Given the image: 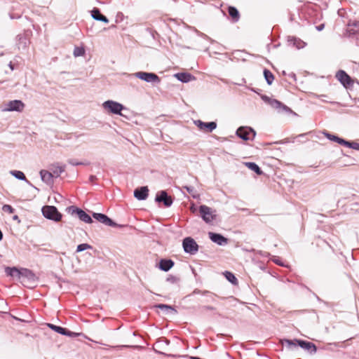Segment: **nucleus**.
<instances>
[{
	"mask_svg": "<svg viewBox=\"0 0 359 359\" xmlns=\"http://www.w3.org/2000/svg\"><path fill=\"white\" fill-rule=\"evenodd\" d=\"M166 281L171 284H179L180 282V278L173 275H168L166 278Z\"/></svg>",
	"mask_w": 359,
	"mask_h": 359,
	"instance_id": "nucleus-36",
	"label": "nucleus"
},
{
	"mask_svg": "<svg viewBox=\"0 0 359 359\" xmlns=\"http://www.w3.org/2000/svg\"><path fill=\"white\" fill-rule=\"evenodd\" d=\"M92 217L96 219L97 222L111 227H116L122 229L126 225L124 224H118L115 222L113 219L109 217L107 215L100 212H93Z\"/></svg>",
	"mask_w": 359,
	"mask_h": 359,
	"instance_id": "nucleus-8",
	"label": "nucleus"
},
{
	"mask_svg": "<svg viewBox=\"0 0 359 359\" xmlns=\"http://www.w3.org/2000/svg\"><path fill=\"white\" fill-rule=\"evenodd\" d=\"M154 351L159 355H167V356H173L172 355H168V354L165 353L164 352L158 351L156 349H154Z\"/></svg>",
	"mask_w": 359,
	"mask_h": 359,
	"instance_id": "nucleus-46",
	"label": "nucleus"
},
{
	"mask_svg": "<svg viewBox=\"0 0 359 359\" xmlns=\"http://www.w3.org/2000/svg\"><path fill=\"white\" fill-rule=\"evenodd\" d=\"M182 248L185 253L191 255H196L198 250L199 245L196 241L191 237H185L182 240Z\"/></svg>",
	"mask_w": 359,
	"mask_h": 359,
	"instance_id": "nucleus-9",
	"label": "nucleus"
},
{
	"mask_svg": "<svg viewBox=\"0 0 359 359\" xmlns=\"http://www.w3.org/2000/svg\"><path fill=\"white\" fill-rule=\"evenodd\" d=\"M51 173L53 174V177H58L60 175L65 171V165L60 166L57 163V165H52V168H50Z\"/></svg>",
	"mask_w": 359,
	"mask_h": 359,
	"instance_id": "nucleus-28",
	"label": "nucleus"
},
{
	"mask_svg": "<svg viewBox=\"0 0 359 359\" xmlns=\"http://www.w3.org/2000/svg\"><path fill=\"white\" fill-rule=\"evenodd\" d=\"M208 236L212 242L220 246L226 245L229 241L227 238L219 233L209 232Z\"/></svg>",
	"mask_w": 359,
	"mask_h": 359,
	"instance_id": "nucleus-15",
	"label": "nucleus"
},
{
	"mask_svg": "<svg viewBox=\"0 0 359 359\" xmlns=\"http://www.w3.org/2000/svg\"><path fill=\"white\" fill-rule=\"evenodd\" d=\"M66 210L69 214L72 215V216H76L81 221H83L87 224H92L93 222L92 217L86 212L83 209L79 207L71 205L67 207Z\"/></svg>",
	"mask_w": 359,
	"mask_h": 359,
	"instance_id": "nucleus-4",
	"label": "nucleus"
},
{
	"mask_svg": "<svg viewBox=\"0 0 359 359\" xmlns=\"http://www.w3.org/2000/svg\"><path fill=\"white\" fill-rule=\"evenodd\" d=\"M294 45L297 48H302L305 46L306 43L302 41V40L300 39H294Z\"/></svg>",
	"mask_w": 359,
	"mask_h": 359,
	"instance_id": "nucleus-40",
	"label": "nucleus"
},
{
	"mask_svg": "<svg viewBox=\"0 0 359 359\" xmlns=\"http://www.w3.org/2000/svg\"><path fill=\"white\" fill-rule=\"evenodd\" d=\"M206 296H208V298L205 299V302H213L215 301V297L217 295L210 292V293L208 294Z\"/></svg>",
	"mask_w": 359,
	"mask_h": 359,
	"instance_id": "nucleus-43",
	"label": "nucleus"
},
{
	"mask_svg": "<svg viewBox=\"0 0 359 359\" xmlns=\"http://www.w3.org/2000/svg\"><path fill=\"white\" fill-rule=\"evenodd\" d=\"M174 201V198L168 195L165 190L158 191L155 196V202L159 205L163 204L165 208L170 207Z\"/></svg>",
	"mask_w": 359,
	"mask_h": 359,
	"instance_id": "nucleus-10",
	"label": "nucleus"
},
{
	"mask_svg": "<svg viewBox=\"0 0 359 359\" xmlns=\"http://www.w3.org/2000/svg\"><path fill=\"white\" fill-rule=\"evenodd\" d=\"M3 237H4L3 233H2L1 230L0 229V241H2Z\"/></svg>",
	"mask_w": 359,
	"mask_h": 359,
	"instance_id": "nucleus-53",
	"label": "nucleus"
},
{
	"mask_svg": "<svg viewBox=\"0 0 359 359\" xmlns=\"http://www.w3.org/2000/svg\"><path fill=\"white\" fill-rule=\"evenodd\" d=\"M175 76L180 81L187 83L194 80L195 78L189 73L181 72L175 74Z\"/></svg>",
	"mask_w": 359,
	"mask_h": 359,
	"instance_id": "nucleus-25",
	"label": "nucleus"
},
{
	"mask_svg": "<svg viewBox=\"0 0 359 359\" xmlns=\"http://www.w3.org/2000/svg\"><path fill=\"white\" fill-rule=\"evenodd\" d=\"M347 31L350 34H354L359 32V22H350L348 25Z\"/></svg>",
	"mask_w": 359,
	"mask_h": 359,
	"instance_id": "nucleus-29",
	"label": "nucleus"
},
{
	"mask_svg": "<svg viewBox=\"0 0 359 359\" xmlns=\"http://www.w3.org/2000/svg\"><path fill=\"white\" fill-rule=\"evenodd\" d=\"M85 53V49L83 47H76L74 50L75 57L82 56Z\"/></svg>",
	"mask_w": 359,
	"mask_h": 359,
	"instance_id": "nucleus-38",
	"label": "nucleus"
},
{
	"mask_svg": "<svg viewBox=\"0 0 359 359\" xmlns=\"http://www.w3.org/2000/svg\"><path fill=\"white\" fill-rule=\"evenodd\" d=\"M102 107L109 114L119 115L121 116L128 118V116L123 114L122 111H128V109L118 102L108 100L102 103Z\"/></svg>",
	"mask_w": 359,
	"mask_h": 359,
	"instance_id": "nucleus-3",
	"label": "nucleus"
},
{
	"mask_svg": "<svg viewBox=\"0 0 359 359\" xmlns=\"http://www.w3.org/2000/svg\"><path fill=\"white\" fill-rule=\"evenodd\" d=\"M210 292L208 291V290H201L199 289H195L192 293L190 294V295H192V294H202L203 296H205L207 295L208 294H210Z\"/></svg>",
	"mask_w": 359,
	"mask_h": 359,
	"instance_id": "nucleus-39",
	"label": "nucleus"
},
{
	"mask_svg": "<svg viewBox=\"0 0 359 359\" xmlns=\"http://www.w3.org/2000/svg\"><path fill=\"white\" fill-rule=\"evenodd\" d=\"M194 210H195V208H191V211L194 212Z\"/></svg>",
	"mask_w": 359,
	"mask_h": 359,
	"instance_id": "nucleus-56",
	"label": "nucleus"
},
{
	"mask_svg": "<svg viewBox=\"0 0 359 359\" xmlns=\"http://www.w3.org/2000/svg\"><path fill=\"white\" fill-rule=\"evenodd\" d=\"M336 78L346 89L353 87L355 80L348 75L344 70H339L336 74Z\"/></svg>",
	"mask_w": 359,
	"mask_h": 359,
	"instance_id": "nucleus-13",
	"label": "nucleus"
},
{
	"mask_svg": "<svg viewBox=\"0 0 359 359\" xmlns=\"http://www.w3.org/2000/svg\"><path fill=\"white\" fill-rule=\"evenodd\" d=\"M184 188L187 191V192H189V194H191L194 188L193 187H191V186H185L184 187Z\"/></svg>",
	"mask_w": 359,
	"mask_h": 359,
	"instance_id": "nucleus-45",
	"label": "nucleus"
},
{
	"mask_svg": "<svg viewBox=\"0 0 359 359\" xmlns=\"http://www.w3.org/2000/svg\"><path fill=\"white\" fill-rule=\"evenodd\" d=\"M262 100L270 105L272 108L275 109L278 114H292L294 116H297V114L295 113L291 108L283 104L282 102L271 98L265 95H260Z\"/></svg>",
	"mask_w": 359,
	"mask_h": 359,
	"instance_id": "nucleus-2",
	"label": "nucleus"
},
{
	"mask_svg": "<svg viewBox=\"0 0 359 359\" xmlns=\"http://www.w3.org/2000/svg\"><path fill=\"white\" fill-rule=\"evenodd\" d=\"M198 211L200 217L206 224H210L213 220L216 219V210H212L211 208L205 205H201L198 207Z\"/></svg>",
	"mask_w": 359,
	"mask_h": 359,
	"instance_id": "nucleus-6",
	"label": "nucleus"
},
{
	"mask_svg": "<svg viewBox=\"0 0 359 359\" xmlns=\"http://www.w3.org/2000/svg\"><path fill=\"white\" fill-rule=\"evenodd\" d=\"M245 165L248 168L255 172L257 175H262L264 174L261 168L255 162H245Z\"/></svg>",
	"mask_w": 359,
	"mask_h": 359,
	"instance_id": "nucleus-26",
	"label": "nucleus"
},
{
	"mask_svg": "<svg viewBox=\"0 0 359 359\" xmlns=\"http://www.w3.org/2000/svg\"><path fill=\"white\" fill-rule=\"evenodd\" d=\"M283 345H285L288 350L293 351L299 346L302 349L307 351L310 354H315L317 351V346L313 342L300 339H283Z\"/></svg>",
	"mask_w": 359,
	"mask_h": 359,
	"instance_id": "nucleus-1",
	"label": "nucleus"
},
{
	"mask_svg": "<svg viewBox=\"0 0 359 359\" xmlns=\"http://www.w3.org/2000/svg\"><path fill=\"white\" fill-rule=\"evenodd\" d=\"M13 219L15 220V221H17L18 223L20 222V218H19V217L18 215H14L13 217Z\"/></svg>",
	"mask_w": 359,
	"mask_h": 359,
	"instance_id": "nucleus-51",
	"label": "nucleus"
},
{
	"mask_svg": "<svg viewBox=\"0 0 359 359\" xmlns=\"http://www.w3.org/2000/svg\"><path fill=\"white\" fill-rule=\"evenodd\" d=\"M154 307L156 308V309H159L162 311H164L166 313H172L174 314L177 313V311L176 310V309L171 305L165 304H155L154 306Z\"/></svg>",
	"mask_w": 359,
	"mask_h": 359,
	"instance_id": "nucleus-24",
	"label": "nucleus"
},
{
	"mask_svg": "<svg viewBox=\"0 0 359 359\" xmlns=\"http://www.w3.org/2000/svg\"><path fill=\"white\" fill-rule=\"evenodd\" d=\"M256 134V131L250 126H240L236 131V135L244 141L254 140Z\"/></svg>",
	"mask_w": 359,
	"mask_h": 359,
	"instance_id": "nucleus-7",
	"label": "nucleus"
},
{
	"mask_svg": "<svg viewBox=\"0 0 359 359\" xmlns=\"http://www.w3.org/2000/svg\"><path fill=\"white\" fill-rule=\"evenodd\" d=\"M194 124L198 129L205 133H211L217 128V124L216 121L204 122L201 120H196Z\"/></svg>",
	"mask_w": 359,
	"mask_h": 359,
	"instance_id": "nucleus-14",
	"label": "nucleus"
},
{
	"mask_svg": "<svg viewBox=\"0 0 359 359\" xmlns=\"http://www.w3.org/2000/svg\"><path fill=\"white\" fill-rule=\"evenodd\" d=\"M315 295H316V298H317V300H318V301H320V300H321V299L319 298V297H318L316 294H315Z\"/></svg>",
	"mask_w": 359,
	"mask_h": 359,
	"instance_id": "nucleus-55",
	"label": "nucleus"
},
{
	"mask_svg": "<svg viewBox=\"0 0 359 359\" xmlns=\"http://www.w3.org/2000/svg\"><path fill=\"white\" fill-rule=\"evenodd\" d=\"M309 97L312 98V97H318L319 98L322 102H332L331 100H328L329 99V97L326 95H324V94H322V95H318L313 92H310L309 95Z\"/></svg>",
	"mask_w": 359,
	"mask_h": 359,
	"instance_id": "nucleus-32",
	"label": "nucleus"
},
{
	"mask_svg": "<svg viewBox=\"0 0 359 359\" xmlns=\"http://www.w3.org/2000/svg\"><path fill=\"white\" fill-rule=\"evenodd\" d=\"M26 278L29 283H34L37 280V277L33 271L27 268H20V278Z\"/></svg>",
	"mask_w": 359,
	"mask_h": 359,
	"instance_id": "nucleus-18",
	"label": "nucleus"
},
{
	"mask_svg": "<svg viewBox=\"0 0 359 359\" xmlns=\"http://www.w3.org/2000/svg\"><path fill=\"white\" fill-rule=\"evenodd\" d=\"M324 27H325V25L320 24V25L316 27V29L318 31H322L324 29Z\"/></svg>",
	"mask_w": 359,
	"mask_h": 359,
	"instance_id": "nucleus-48",
	"label": "nucleus"
},
{
	"mask_svg": "<svg viewBox=\"0 0 359 359\" xmlns=\"http://www.w3.org/2000/svg\"><path fill=\"white\" fill-rule=\"evenodd\" d=\"M175 264V262L171 259H161L158 267L160 270L167 272L171 269Z\"/></svg>",
	"mask_w": 359,
	"mask_h": 359,
	"instance_id": "nucleus-19",
	"label": "nucleus"
},
{
	"mask_svg": "<svg viewBox=\"0 0 359 359\" xmlns=\"http://www.w3.org/2000/svg\"><path fill=\"white\" fill-rule=\"evenodd\" d=\"M11 317H12L13 318H14L15 320H18V321H20V322H28L27 320H22V319L19 318H18V317L13 316V315H11Z\"/></svg>",
	"mask_w": 359,
	"mask_h": 359,
	"instance_id": "nucleus-50",
	"label": "nucleus"
},
{
	"mask_svg": "<svg viewBox=\"0 0 359 359\" xmlns=\"http://www.w3.org/2000/svg\"><path fill=\"white\" fill-rule=\"evenodd\" d=\"M341 154H342V155H343V156H348V154H344V153L343 152V151H341Z\"/></svg>",
	"mask_w": 359,
	"mask_h": 359,
	"instance_id": "nucleus-54",
	"label": "nucleus"
},
{
	"mask_svg": "<svg viewBox=\"0 0 359 359\" xmlns=\"http://www.w3.org/2000/svg\"><path fill=\"white\" fill-rule=\"evenodd\" d=\"M11 175H13V177H15L16 179L18 180H22V181H25L27 184H29V186L32 187L34 189H35L36 190H37L38 191H39V189L36 187L35 186H34L30 181H29L23 172L20 171V170H11L10 172Z\"/></svg>",
	"mask_w": 359,
	"mask_h": 359,
	"instance_id": "nucleus-20",
	"label": "nucleus"
},
{
	"mask_svg": "<svg viewBox=\"0 0 359 359\" xmlns=\"http://www.w3.org/2000/svg\"><path fill=\"white\" fill-rule=\"evenodd\" d=\"M135 75L136 76V77L147 82L158 83L160 81L158 76L154 73L139 72L135 73Z\"/></svg>",
	"mask_w": 359,
	"mask_h": 359,
	"instance_id": "nucleus-16",
	"label": "nucleus"
},
{
	"mask_svg": "<svg viewBox=\"0 0 359 359\" xmlns=\"http://www.w3.org/2000/svg\"><path fill=\"white\" fill-rule=\"evenodd\" d=\"M4 270L7 276L16 277L20 279V269L16 266H6Z\"/></svg>",
	"mask_w": 359,
	"mask_h": 359,
	"instance_id": "nucleus-23",
	"label": "nucleus"
},
{
	"mask_svg": "<svg viewBox=\"0 0 359 359\" xmlns=\"http://www.w3.org/2000/svg\"><path fill=\"white\" fill-rule=\"evenodd\" d=\"M273 262L276 263V264L279 265V266H283V264L282 263V262L279 259H274Z\"/></svg>",
	"mask_w": 359,
	"mask_h": 359,
	"instance_id": "nucleus-47",
	"label": "nucleus"
},
{
	"mask_svg": "<svg viewBox=\"0 0 359 359\" xmlns=\"http://www.w3.org/2000/svg\"><path fill=\"white\" fill-rule=\"evenodd\" d=\"M25 105L22 100H13L4 104V107L2 111H17L22 112L24 110Z\"/></svg>",
	"mask_w": 359,
	"mask_h": 359,
	"instance_id": "nucleus-11",
	"label": "nucleus"
},
{
	"mask_svg": "<svg viewBox=\"0 0 359 359\" xmlns=\"http://www.w3.org/2000/svg\"><path fill=\"white\" fill-rule=\"evenodd\" d=\"M39 173L41 179L43 182L46 183L47 184L53 183V174H52L50 171L46 170H41Z\"/></svg>",
	"mask_w": 359,
	"mask_h": 359,
	"instance_id": "nucleus-22",
	"label": "nucleus"
},
{
	"mask_svg": "<svg viewBox=\"0 0 359 359\" xmlns=\"http://www.w3.org/2000/svg\"><path fill=\"white\" fill-rule=\"evenodd\" d=\"M264 76L265 79L266 80L267 83L269 84H271L274 79L273 74L269 70L264 69Z\"/></svg>",
	"mask_w": 359,
	"mask_h": 359,
	"instance_id": "nucleus-34",
	"label": "nucleus"
},
{
	"mask_svg": "<svg viewBox=\"0 0 359 359\" xmlns=\"http://www.w3.org/2000/svg\"><path fill=\"white\" fill-rule=\"evenodd\" d=\"M224 276L226 278V279L233 285H237L238 284V280L237 278L232 272L226 271L224 273Z\"/></svg>",
	"mask_w": 359,
	"mask_h": 359,
	"instance_id": "nucleus-30",
	"label": "nucleus"
},
{
	"mask_svg": "<svg viewBox=\"0 0 359 359\" xmlns=\"http://www.w3.org/2000/svg\"><path fill=\"white\" fill-rule=\"evenodd\" d=\"M170 340L165 337L159 338L157 341V344H163L165 346H168L170 344Z\"/></svg>",
	"mask_w": 359,
	"mask_h": 359,
	"instance_id": "nucleus-42",
	"label": "nucleus"
},
{
	"mask_svg": "<svg viewBox=\"0 0 359 359\" xmlns=\"http://www.w3.org/2000/svg\"><path fill=\"white\" fill-rule=\"evenodd\" d=\"M203 310L215 311L216 309L212 306L205 305L200 307Z\"/></svg>",
	"mask_w": 359,
	"mask_h": 359,
	"instance_id": "nucleus-44",
	"label": "nucleus"
},
{
	"mask_svg": "<svg viewBox=\"0 0 359 359\" xmlns=\"http://www.w3.org/2000/svg\"><path fill=\"white\" fill-rule=\"evenodd\" d=\"M149 189L147 186L137 187L134 190V196L139 201H144L148 198Z\"/></svg>",
	"mask_w": 359,
	"mask_h": 359,
	"instance_id": "nucleus-17",
	"label": "nucleus"
},
{
	"mask_svg": "<svg viewBox=\"0 0 359 359\" xmlns=\"http://www.w3.org/2000/svg\"><path fill=\"white\" fill-rule=\"evenodd\" d=\"M47 326L54 332L60 334L64 336H67L69 337H76L82 335L83 334L81 332H72L66 327H63L59 325H56L52 323H47Z\"/></svg>",
	"mask_w": 359,
	"mask_h": 359,
	"instance_id": "nucleus-12",
	"label": "nucleus"
},
{
	"mask_svg": "<svg viewBox=\"0 0 359 359\" xmlns=\"http://www.w3.org/2000/svg\"><path fill=\"white\" fill-rule=\"evenodd\" d=\"M67 162L69 164H70L72 165H74V166H76V165H88L90 164V163L88 161H86V162L79 161L74 158H70L67 161Z\"/></svg>",
	"mask_w": 359,
	"mask_h": 359,
	"instance_id": "nucleus-35",
	"label": "nucleus"
},
{
	"mask_svg": "<svg viewBox=\"0 0 359 359\" xmlns=\"http://www.w3.org/2000/svg\"><path fill=\"white\" fill-rule=\"evenodd\" d=\"M91 13H92V17L95 19V20H100V21H102V22H104L105 23H108L109 22V20L104 16L103 15L100 11H99L98 8H95L92 11H91Z\"/></svg>",
	"mask_w": 359,
	"mask_h": 359,
	"instance_id": "nucleus-27",
	"label": "nucleus"
},
{
	"mask_svg": "<svg viewBox=\"0 0 359 359\" xmlns=\"http://www.w3.org/2000/svg\"><path fill=\"white\" fill-rule=\"evenodd\" d=\"M160 348L163 349L165 348V345L163 344H158Z\"/></svg>",
	"mask_w": 359,
	"mask_h": 359,
	"instance_id": "nucleus-52",
	"label": "nucleus"
},
{
	"mask_svg": "<svg viewBox=\"0 0 359 359\" xmlns=\"http://www.w3.org/2000/svg\"><path fill=\"white\" fill-rule=\"evenodd\" d=\"M88 249H93V246L88 243H81L77 245L76 252H80Z\"/></svg>",
	"mask_w": 359,
	"mask_h": 359,
	"instance_id": "nucleus-37",
	"label": "nucleus"
},
{
	"mask_svg": "<svg viewBox=\"0 0 359 359\" xmlns=\"http://www.w3.org/2000/svg\"><path fill=\"white\" fill-rule=\"evenodd\" d=\"M43 216L54 222H59L62 219V214L60 213L57 208L53 205H45L41 208Z\"/></svg>",
	"mask_w": 359,
	"mask_h": 359,
	"instance_id": "nucleus-5",
	"label": "nucleus"
},
{
	"mask_svg": "<svg viewBox=\"0 0 359 359\" xmlns=\"http://www.w3.org/2000/svg\"><path fill=\"white\" fill-rule=\"evenodd\" d=\"M2 210L4 212H8L10 214H12L15 212V209L11 205H4L2 207Z\"/></svg>",
	"mask_w": 359,
	"mask_h": 359,
	"instance_id": "nucleus-41",
	"label": "nucleus"
},
{
	"mask_svg": "<svg viewBox=\"0 0 359 359\" xmlns=\"http://www.w3.org/2000/svg\"><path fill=\"white\" fill-rule=\"evenodd\" d=\"M344 147L359 151V143L354 141L346 140Z\"/></svg>",
	"mask_w": 359,
	"mask_h": 359,
	"instance_id": "nucleus-33",
	"label": "nucleus"
},
{
	"mask_svg": "<svg viewBox=\"0 0 359 359\" xmlns=\"http://www.w3.org/2000/svg\"><path fill=\"white\" fill-rule=\"evenodd\" d=\"M323 134L329 140H330L332 142H337L340 145L344 146L346 140H345L342 137H340L336 135L332 134V133L327 132V130H324L323 132Z\"/></svg>",
	"mask_w": 359,
	"mask_h": 359,
	"instance_id": "nucleus-21",
	"label": "nucleus"
},
{
	"mask_svg": "<svg viewBox=\"0 0 359 359\" xmlns=\"http://www.w3.org/2000/svg\"><path fill=\"white\" fill-rule=\"evenodd\" d=\"M97 180V177L95 175H90L89 177V181L90 182H93L95 180Z\"/></svg>",
	"mask_w": 359,
	"mask_h": 359,
	"instance_id": "nucleus-49",
	"label": "nucleus"
},
{
	"mask_svg": "<svg viewBox=\"0 0 359 359\" xmlns=\"http://www.w3.org/2000/svg\"><path fill=\"white\" fill-rule=\"evenodd\" d=\"M228 13L233 21H238L240 18V15L238 10L233 6L228 8Z\"/></svg>",
	"mask_w": 359,
	"mask_h": 359,
	"instance_id": "nucleus-31",
	"label": "nucleus"
}]
</instances>
